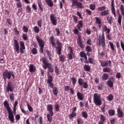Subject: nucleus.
Wrapping results in <instances>:
<instances>
[{"instance_id":"47","label":"nucleus","mask_w":124,"mask_h":124,"mask_svg":"<svg viewBox=\"0 0 124 124\" xmlns=\"http://www.w3.org/2000/svg\"><path fill=\"white\" fill-rule=\"evenodd\" d=\"M47 68H48L49 72H51V73L54 72V68H53V66H52V65L47 66Z\"/></svg>"},{"instance_id":"27","label":"nucleus","mask_w":124,"mask_h":124,"mask_svg":"<svg viewBox=\"0 0 124 124\" xmlns=\"http://www.w3.org/2000/svg\"><path fill=\"white\" fill-rule=\"evenodd\" d=\"M109 78V75L107 73H104L102 76V80L103 81H106V80H108Z\"/></svg>"},{"instance_id":"26","label":"nucleus","mask_w":124,"mask_h":124,"mask_svg":"<svg viewBox=\"0 0 124 124\" xmlns=\"http://www.w3.org/2000/svg\"><path fill=\"white\" fill-rule=\"evenodd\" d=\"M47 5L50 7H53L54 6V3L52 1V0H45Z\"/></svg>"},{"instance_id":"54","label":"nucleus","mask_w":124,"mask_h":124,"mask_svg":"<svg viewBox=\"0 0 124 124\" xmlns=\"http://www.w3.org/2000/svg\"><path fill=\"white\" fill-rule=\"evenodd\" d=\"M100 120L101 121L105 122V121H106V117L103 114H101L100 115Z\"/></svg>"},{"instance_id":"46","label":"nucleus","mask_w":124,"mask_h":124,"mask_svg":"<svg viewBox=\"0 0 124 124\" xmlns=\"http://www.w3.org/2000/svg\"><path fill=\"white\" fill-rule=\"evenodd\" d=\"M10 99L11 101H14L15 99V94L14 93H12L10 95Z\"/></svg>"},{"instance_id":"50","label":"nucleus","mask_w":124,"mask_h":124,"mask_svg":"<svg viewBox=\"0 0 124 124\" xmlns=\"http://www.w3.org/2000/svg\"><path fill=\"white\" fill-rule=\"evenodd\" d=\"M27 108L29 112H33V108H32V107H31V106L29 103L27 104Z\"/></svg>"},{"instance_id":"48","label":"nucleus","mask_w":124,"mask_h":124,"mask_svg":"<svg viewBox=\"0 0 124 124\" xmlns=\"http://www.w3.org/2000/svg\"><path fill=\"white\" fill-rule=\"evenodd\" d=\"M108 113L109 116H114L115 115V110L110 109L108 110Z\"/></svg>"},{"instance_id":"8","label":"nucleus","mask_w":124,"mask_h":124,"mask_svg":"<svg viewBox=\"0 0 124 124\" xmlns=\"http://www.w3.org/2000/svg\"><path fill=\"white\" fill-rule=\"evenodd\" d=\"M71 1L72 3V7H75V6H76L78 8H83L82 3L78 2V0H71Z\"/></svg>"},{"instance_id":"4","label":"nucleus","mask_w":124,"mask_h":124,"mask_svg":"<svg viewBox=\"0 0 124 124\" xmlns=\"http://www.w3.org/2000/svg\"><path fill=\"white\" fill-rule=\"evenodd\" d=\"M98 46L99 47H102V48H105L106 46L105 44V36L104 34H103L102 36H98Z\"/></svg>"},{"instance_id":"32","label":"nucleus","mask_w":124,"mask_h":124,"mask_svg":"<svg viewBox=\"0 0 124 124\" xmlns=\"http://www.w3.org/2000/svg\"><path fill=\"white\" fill-rule=\"evenodd\" d=\"M53 116H54V113H53V114L49 113L46 115L47 120L48 122H50V123H51V122H52V120H53V118L52 117Z\"/></svg>"},{"instance_id":"30","label":"nucleus","mask_w":124,"mask_h":124,"mask_svg":"<svg viewBox=\"0 0 124 124\" xmlns=\"http://www.w3.org/2000/svg\"><path fill=\"white\" fill-rule=\"evenodd\" d=\"M109 10H107L101 12L100 14V16H106L109 15Z\"/></svg>"},{"instance_id":"23","label":"nucleus","mask_w":124,"mask_h":124,"mask_svg":"<svg viewBox=\"0 0 124 124\" xmlns=\"http://www.w3.org/2000/svg\"><path fill=\"white\" fill-rule=\"evenodd\" d=\"M29 71L30 72H35L36 71V69L35 68V66L34 65L31 64L29 66Z\"/></svg>"},{"instance_id":"21","label":"nucleus","mask_w":124,"mask_h":124,"mask_svg":"<svg viewBox=\"0 0 124 124\" xmlns=\"http://www.w3.org/2000/svg\"><path fill=\"white\" fill-rule=\"evenodd\" d=\"M50 43H51L52 47H56L57 46H56V42L55 41V38L54 36H51L50 38Z\"/></svg>"},{"instance_id":"39","label":"nucleus","mask_w":124,"mask_h":124,"mask_svg":"<svg viewBox=\"0 0 124 124\" xmlns=\"http://www.w3.org/2000/svg\"><path fill=\"white\" fill-rule=\"evenodd\" d=\"M17 105H18V101H16L14 105V108H13V112L14 114H16V110H17L16 107Z\"/></svg>"},{"instance_id":"13","label":"nucleus","mask_w":124,"mask_h":124,"mask_svg":"<svg viewBox=\"0 0 124 124\" xmlns=\"http://www.w3.org/2000/svg\"><path fill=\"white\" fill-rule=\"evenodd\" d=\"M14 50H16V52L19 54V51H20V46H19V43L17 40H14Z\"/></svg>"},{"instance_id":"31","label":"nucleus","mask_w":124,"mask_h":124,"mask_svg":"<svg viewBox=\"0 0 124 124\" xmlns=\"http://www.w3.org/2000/svg\"><path fill=\"white\" fill-rule=\"evenodd\" d=\"M103 31H107V34H109L110 33V31H111L110 29H108L107 27V26H106V25H104L103 27Z\"/></svg>"},{"instance_id":"3","label":"nucleus","mask_w":124,"mask_h":124,"mask_svg":"<svg viewBox=\"0 0 124 124\" xmlns=\"http://www.w3.org/2000/svg\"><path fill=\"white\" fill-rule=\"evenodd\" d=\"M36 39L39 44V46L40 47V52L42 53V54H44V46H45V43L44 41L40 38L38 35L36 36Z\"/></svg>"},{"instance_id":"19","label":"nucleus","mask_w":124,"mask_h":124,"mask_svg":"<svg viewBox=\"0 0 124 124\" xmlns=\"http://www.w3.org/2000/svg\"><path fill=\"white\" fill-rule=\"evenodd\" d=\"M117 116L118 118H121L124 117V112L120 108H117Z\"/></svg>"},{"instance_id":"9","label":"nucleus","mask_w":124,"mask_h":124,"mask_svg":"<svg viewBox=\"0 0 124 124\" xmlns=\"http://www.w3.org/2000/svg\"><path fill=\"white\" fill-rule=\"evenodd\" d=\"M14 89H15V87L13 83L11 81L8 82L7 85L6 87V92H7V93H9V92L12 93Z\"/></svg>"},{"instance_id":"64","label":"nucleus","mask_w":124,"mask_h":124,"mask_svg":"<svg viewBox=\"0 0 124 124\" xmlns=\"http://www.w3.org/2000/svg\"><path fill=\"white\" fill-rule=\"evenodd\" d=\"M86 51H87V52H92V47H91L90 46H87L86 47Z\"/></svg>"},{"instance_id":"53","label":"nucleus","mask_w":124,"mask_h":124,"mask_svg":"<svg viewBox=\"0 0 124 124\" xmlns=\"http://www.w3.org/2000/svg\"><path fill=\"white\" fill-rule=\"evenodd\" d=\"M98 11H105V9H106V6H103L102 7H99L98 8Z\"/></svg>"},{"instance_id":"57","label":"nucleus","mask_w":124,"mask_h":124,"mask_svg":"<svg viewBox=\"0 0 124 124\" xmlns=\"http://www.w3.org/2000/svg\"><path fill=\"white\" fill-rule=\"evenodd\" d=\"M71 80L72 81L73 85H75L76 84V82H77V79H76V78L73 77L71 78Z\"/></svg>"},{"instance_id":"59","label":"nucleus","mask_w":124,"mask_h":124,"mask_svg":"<svg viewBox=\"0 0 124 124\" xmlns=\"http://www.w3.org/2000/svg\"><path fill=\"white\" fill-rule=\"evenodd\" d=\"M31 52L33 55H36V54H37L38 53L37 49H36V48H33Z\"/></svg>"},{"instance_id":"62","label":"nucleus","mask_w":124,"mask_h":124,"mask_svg":"<svg viewBox=\"0 0 124 124\" xmlns=\"http://www.w3.org/2000/svg\"><path fill=\"white\" fill-rule=\"evenodd\" d=\"M22 38L24 40L27 41L28 40V35L27 34L23 33L22 35Z\"/></svg>"},{"instance_id":"25","label":"nucleus","mask_w":124,"mask_h":124,"mask_svg":"<svg viewBox=\"0 0 124 124\" xmlns=\"http://www.w3.org/2000/svg\"><path fill=\"white\" fill-rule=\"evenodd\" d=\"M107 20L108 23L109 24V25H112V23H114V22H113L114 18L111 16H108Z\"/></svg>"},{"instance_id":"18","label":"nucleus","mask_w":124,"mask_h":124,"mask_svg":"<svg viewBox=\"0 0 124 124\" xmlns=\"http://www.w3.org/2000/svg\"><path fill=\"white\" fill-rule=\"evenodd\" d=\"M114 0H112L111 3V10L112 14L114 15V17H116V9H115V4H114Z\"/></svg>"},{"instance_id":"15","label":"nucleus","mask_w":124,"mask_h":124,"mask_svg":"<svg viewBox=\"0 0 124 124\" xmlns=\"http://www.w3.org/2000/svg\"><path fill=\"white\" fill-rule=\"evenodd\" d=\"M77 44L81 49H84V41L82 40L80 36L77 39Z\"/></svg>"},{"instance_id":"43","label":"nucleus","mask_w":124,"mask_h":124,"mask_svg":"<svg viewBox=\"0 0 124 124\" xmlns=\"http://www.w3.org/2000/svg\"><path fill=\"white\" fill-rule=\"evenodd\" d=\"M77 116V114H76V112H72L71 114L69 115V119L70 120H72L73 118L76 117Z\"/></svg>"},{"instance_id":"49","label":"nucleus","mask_w":124,"mask_h":124,"mask_svg":"<svg viewBox=\"0 0 124 124\" xmlns=\"http://www.w3.org/2000/svg\"><path fill=\"white\" fill-rule=\"evenodd\" d=\"M55 107V111L56 112H59L60 111V106L59 105V104H56L54 105Z\"/></svg>"},{"instance_id":"17","label":"nucleus","mask_w":124,"mask_h":124,"mask_svg":"<svg viewBox=\"0 0 124 124\" xmlns=\"http://www.w3.org/2000/svg\"><path fill=\"white\" fill-rule=\"evenodd\" d=\"M108 63L109 65V66H111V64H112V62H111L110 60L108 61H104L102 62H101V65L102 67H106V66H107L108 65Z\"/></svg>"},{"instance_id":"34","label":"nucleus","mask_w":124,"mask_h":124,"mask_svg":"<svg viewBox=\"0 0 124 124\" xmlns=\"http://www.w3.org/2000/svg\"><path fill=\"white\" fill-rule=\"evenodd\" d=\"M52 92L54 95H58V93H59V91L58 90V88L54 87L52 89Z\"/></svg>"},{"instance_id":"11","label":"nucleus","mask_w":124,"mask_h":124,"mask_svg":"<svg viewBox=\"0 0 124 124\" xmlns=\"http://www.w3.org/2000/svg\"><path fill=\"white\" fill-rule=\"evenodd\" d=\"M47 84H48V87L51 89L54 88V83H53V77L52 76L48 75H47Z\"/></svg>"},{"instance_id":"7","label":"nucleus","mask_w":124,"mask_h":124,"mask_svg":"<svg viewBox=\"0 0 124 124\" xmlns=\"http://www.w3.org/2000/svg\"><path fill=\"white\" fill-rule=\"evenodd\" d=\"M78 84L80 87H82L83 89H88L89 84L86 81H84L83 78H80L78 79Z\"/></svg>"},{"instance_id":"44","label":"nucleus","mask_w":124,"mask_h":124,"mask_svg":"<svg viewBox=\"0 0 124 124\" xmlns=\"http://www.w3.org/2000/svg\"><path fill=\"white\" fill-rule=\"evenodd\" d=\"M119 9L121 12V15H122V16H124V7L123 4H121L120 5Z\"/></svg>"},{"instance_id":"36","label":"nucleus","mask_w":124,"mask_h":124,"mask_svg":"<svg viewBox=\"0 0 124 124\" xmlns=\"http://www.w3.org/2000/svg\"><path fill=\"white\" fill-rule=\"evenodd\" d=\"M38 4L41 12H43V5H42L41 1H38Z\"/></svg>"},{"instance_id":"22","label":"nucleus","mask_w":124,"mask_h":124,"mask_svg":"<svg viewBox=\"0 0 124 124\" xmlns=\"http://www.w3.org/2000/svg\"><path fill=\"white\" fill-rule=\"evenodd\" d=\"M50 43H51L52 47H56L57 46H56V42L55 41V38L54 36H51L50 38Z\"/></svg>"},{"instance_id":"52","label":"nucleus","mask_w":124,"mask_h":124,"mask_svg":"<svg viewBox=\"0 0 124 124\" xmlns=\"http://www.w3.org/2000/svg\"><path fill=\"white\" fill-rule=\"evenodd\" d=\"M46 54L48 57V59L49 61H51L52 60V54H51V52L49 51V50H46Z\"/></svg>"},{"instance_id":"6","label":"nucleus","mask_w":124,"mask_h":124,"mask_svg":"<svg viewBox=\"0 0 124 124\" xmlns=\"http://www.w3.org/2000/svg\"><path fill=\"white\" fill-rule=\"evenodd\" d=\"M56 44L57 45L56 46H54L55 48H56V53L59 56H61V54H62V45L60 41H57L56 42Z\"/></svg>"},{"instance_id":"2","label":"nucleus","mask_w":124,"mask_h":124,"mask_svg":"<svg viewBox=\"0 0 124 124\" xmlns=\"http://www.w3.org/2000/svg\"><path fill=\"white\" fill-rule=\"evenodd\" d=\"M93 103L96 106H100L102 105V99H101V95L97 93H95L93 97Z\"/></svg>"},{"instance_id":"20","label":"nucleus","mask_w":124,"mask_h":124,"mask_svg":"<svg viewBox=\"0 0 124 124\" xmlns=\"http://www.w3.org/2000/svg\"><path fill=\"white\" fill-rule=\"evenodd\" d=\"M46 109L50 114L53 115L54 112H53V106L52 105H47L46 106Z\"/></svg>"},{"instance_id":"58","label":"nucleus","mask_w":124,"mask_h":124,"mask_svg":"<svg viewBox=\"0 0 124 124\" xmlns=\"http://www.w3.org/2000/svg\"><path fill=\"white\" fill-rule=\"evenodd\" d=\"M82 116L85 119H87L88 118V113L86 111H83L82 112Z\"/></svg>"},{"instance_id":"51","label":"nucleus","mask_w":124,"mask_h":124,"mask_svg":"<svg viewBox=\"0 0 124 124\" xmlns=\"http://www.w3.org/2000/svg\"><path fill=\"white\" fill-rule=\"evenodd\" d=\"M34 31L36 33H39V31H40V30H39V28L37 26L34 27Z\"/></svg>"},{"instance_id":"5","label":"nucleus","mask_w":124,"mask_h":124,"mask_svg":"<svg viewBox=\"0 0 124 124\" xmlns=\"http://www.w3.org/2000/svg\"><path fill=\"white\" fill-rule=\"evenodd\" d=\"M11 72L12 71H9L7 69H6L2 73L3 79L5 81L7 79H8V80H10V79H11Z\"/></svg>"},{"instance_id":"12","label":"nucleus","mask_w":124,"mask_h":124,"mask_svg":"<svg viewBox=\"0 0 124 124\" xmlns=\"http://www.w3.org/2000/svg\"><path fill=\"white\" fill-rule=\"evenodd\" d=\"M50 21L52 24L54 26H57V23L58 20L57 19V17L54 14H51L50 16Z\"/></svg>"},{"instance_id":"37","label":"nucleus","mask_w":124,"mask_h":124,"mask_svg":"<svg viewBox=\"0 0 124 124\" xmlns=\"http://www.w3.org/2000/svg\"><path fill=\"white\" fill-rule=\"evenodd\" d=\"M65 59H66V58L64 55H61L59 56V61L62 62H65Z\"/></svg>"},{"instance_id":"61","label":"nucleus","mask_w":124,"mask_h":124,"mask_svg":"<svg viewBox=\"0 0 124 124\" xmlns=\"http://www.w3.org/2000/svg\"><path fill=\"white\" fill-rule=\"evenodd\" d=\"M23 32H28L29 31V28L26 26L23 27Z\"/></svg>"},{"instance_id":"42","label":"nucleus","mask_w":124,"mask_h":124,"mask_svg":"<svg viewBox=\"0 0 124 124\" xmlns=\"http://www.w3.org/2000/svg\"><path fill=\"white\" fill-rule=\"evenodd\" d=\"M103 72L109 73V72H111V69H110L109 67H106L103 69Z\"/></svg>"},{"instance_id":"55","label":"nucleus","mask_w":124,"mask_h":124,"mask_svg":"<svg viewBox=\"0 0 124 124\" xmlns=\"http://www.w3.org/2000/svg\"><path fill=\"white\" fill-rule=\"evenodd\" d=\"M88 62L89 63H91V64H93L94 63V59L93 58H89L88 59Z\"/></svg>"},{"instance_id":"16","label":"nucleus","mask_w":124,"mask_h":124,"mask_svg":"<svg viewBox=\"0 0 124 124\" xmlns=\"http://www.w3.org/2000/svg\"><path fill=\"white\" fill-rule=\"evenodd\" d=\"M108 86L109 88L114 87V78H109L107 81Z\"/></svg>"},{"instance_id":"41","label":"nucleus","mask_w":124,"mask_h":124,"mask_svg":"<svg viewBox=\"0 0 124 124\" xmlns=\"http://www.w3.org/2000/svg\"><path fill=\"white\" fill-rule=\"evenodd\" d=\"M19 44L20 46V49H26V46H25V43L23 41H20Z\"/></svg>"},{"instance_id":"10","label":"nucleus","mask_w":124,"mask_h":124,"mask_svg":"<svg viewBox=\"0 0 124 124\" xmlns=\"http://www.w3.org/2000/svg\"><path fill=\"white\" fill-rule=\"evenodd\" d=\"M41 61L43 63V68L44 69H47V67H48V65H52L51 63H48L49 61L47 60V59L45 57H43Z\"/></svg>"},{"instance_id":"1","label":"nucleus","mask_w":124,"mask_h":124,"mask_svg":"<svg viewBox=\"0 0 124 124\" xmlns=\"http://www.w3.org/2000/svg\"><path fill=\"white\" fill-rule=\"evenodd\" d=\"M4 104V107L5 108H6L7 110L8 113V118L9 119L10 122L11 123H14V115L13 114V111H12V109H11V108H10V106H9V104L8 103V101L7 100H5L3 102Z\"/></svg>"},{"instance_id":"24","label":"nucleus","mask_w":124,"mask_h":124,"mask_svg":"<svg viewBox=\"0 0 124 124\" xmlns=\"http://www.w3.org/2000/svg\"><path fill=\"white\" fill-rule=\"evenodd\" d=\"M78 98L80 100H83L84 99V94L81 92H78L77 93Z\"/></svg>"},{"instance_id":"29","label":"nucleus","mask_w":124,"mask_h":124,"mask_svg":"<svg viewBox=\"0 0 124 124\" xmlns=\"http://www.w3.org/2000/svg\"><path fill=\"white\" fill-rule=\"evenodd\" d=\"M95 19H96V24H98V27L101 28L102 26V24L101 23V19H99V18L97 17H95Z\"/></svg>"},{"instance_id":"56","label":"nucleus","mask_w":124,"mask_h":124,"mask_svg":"<svg viewBox=\"0 0 124 124\" xmlns=\"http://www.w3.org/2000/svg\"><path fill=\"white\" fill-rule=\"evenodd\" d=\"M55 72L57 75L60 74V68H58L57 65H55Z\"/></svg>"},{"instance_id":"14","label":"nucleus","mask_w":124,"mask_h":124,"mask_svg":"<svg viewBox=\"0 0 124 124\" xmlns=\"http://www.w3.org/2000/svg\"><path fill=\"white\" fill-rule=\"evenodd\" d=\"M39 116L37 115L35 117L34 122L35 124H42L43 123V118L42 116H40L38 119H37L38 118Z\"/></svg>"},{"instance_id":"35","label":"nucleus","mask_w":124,"mask_h":124,"mask_svg":"<svg viewBox=\"0 0 124 124\" xmlns=\"http://www.w3.org/2000/svg\"><path fill=\"white\" fill-rule=\"evenodd\" d=\"M83 68L85 71H87V72H90V71H91V66L89 65H85Z\"/></svg>"},{"instance_id":"63","label":"nucleus","mask_w":124,"mask_h":124,"mask_svg":"<svg viewBox=\"0 0 124 124\" xmlns=\"http://www.w3.org/2000/svg\"><path fill=\"white\" fill-rule=\"evenodd\" d=\"M90 8L91 9V10H94L95 9V4H91L90 5Z\"/></svg>"},{"instance_id":"60","label":"nucleus","mask_w":124,"mask_h":124,"mask_svg":"<svg viewBox=\"0 0 124 124\" xmlns=\"http://www.w3.org/2000/svg\"><path fill=\"white\" fill-rule=\"evenodd\" d=\"M6 23H8V24L10 26H12L13 21H12V20H11V19H10V18H7V19Z\"/></svg>"},{"instance_id":"33","label":"nucleus","mask_w":124,"mask_h":124,"mask_svg":"<svg viewBox=\"0 0 124 124\" xmlns=\"http://www.w3.org/2000/svg\"><path fill=\"white\" fill-rule=\"evenodd\" d=\"M83 21L80 20L78 21V23L77 25L78 29L79 31H81V28H83Z\"/></svg>"},{"instance_id":"38","label":"nucleus","mask_w":124,"mask_h":124,"mask_svg":"<svg viewBox=\"0 0 124 124\" xmlns=\"http://www.w3.org/2000/svg\"><path fill=\"white\" fill-rule=\"evenodd\" d=\"M114 99V96L112 94H110L107 97V100L108 101H112Z\"/></svg>"},{"instance_id":"40","label":"nucleus","mask_w":124,"mask_h":124,"mask_svg":"<svg viewBox=\"0 0 124 124\" xmlns=\"http://www.w3.org/2000/svg\"><path fill=\"white\" fill-rule=\"evenodd\" d=\"M74 58V54L73 53H68L67 55V59L69 61H71Z\"/></svg>"},{"instance_id":"45","label":"nucleus","mask_w":124,"mask_h":124,"mask_svg":"<svg viewBox=\"0 0 124 124\" xmlns=\"http://www.w3.org/2000/svg\"><path fill=\"white\" fill-rule=\"evenodd\" d=\"M123 17L121 15V14H119L118 18V23L120 25V26H122V19Z\"/></svg>"},{"instance_id":"28","label":"nucleus","mask_w":124,"mask_h":124,"mask_svg":"<svg viewBox=\"0 0 124 124\" xmlns=\"http://www.w3.org/2000/svg\"><path fill=\"white\" fill-rule=\"evenodd\" d=\"M109 45L110 47V49L111 50V51H112V52H114L115 51H116V46H115L114 45V44H113V43H112V42H109Z\"/></svg>"}]
</instances>
